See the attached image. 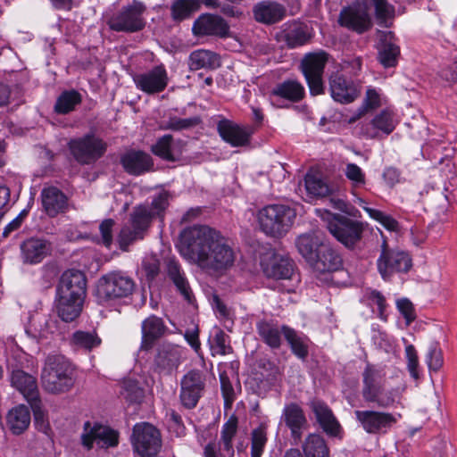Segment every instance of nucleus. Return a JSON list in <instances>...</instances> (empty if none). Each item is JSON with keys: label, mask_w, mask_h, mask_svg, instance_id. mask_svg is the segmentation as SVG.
<instances>
[{"label": "nucleus", "mask_w": 457, "mask_h": 457, "mask_svg": "<svg viewBox=\"0 0 457 457\" xmlns=\"http://www.w3.org/2000/svg\"><path fill=\"white\" fill-rule=\"evenodd\" d=\"M188 65L190 70L216 69L220 66L218 55L209 50L198 49L189 55Z\"/></svg>", "instance_id": "45"}, {"label": "nucleus", "mask_w": 457, "mask_h": 457, "mask_svg": "<svg viewBox=\"0 0 457 457\" xmlns=\"http://www.w3.org/2000/svg\"><path fill=\"white\" fill-rule=\"evenodd\" d=\"M309 406L323 431L328 436H337L341 427L328 404L320 399L314 398L310 401Z\"/></svg>", "instance_id": "29"}, {"label": "nucleus", "mask_w": 457, "mask_h": 457, "mask_svg": "<svg viewBox=\"0 0 457 457\" xmlns=\"http://www.w3.org/2000/svg\"><path fill=\"white\" fill-rule=\"evenodd\" d=\"M141 329L142 348L149 349L157 339L164 335L166 326L162 318L151 315L143 320Z\"/></svg>", "instance_id": "37"}, {"label": "nucleus", "mask_w": 457, "mask_h": 457, "mask_svg": "<svg viewBox=\"0 0 457 457\" xmlns=\"http://www.w3.org/2000/svg\"><path fill=\"white\" fill-rule=\"evenodd\" d=\"M194 35L227 37L229 36V25L220 16L211 13L201 14L192 27Z\"/></svg>", "instance_id": "21"}, {"label": "nucleus", "mask_w": 457, "mask_h": 457, "mask_svg": "<svg viewBox=\"0 0 457 457\" xmlns=\"http://www.w3.org/2000/svg\"><path fill=\"white\" fill-rule=\"evenodd\" d=\"M74 383V369L69 360L62 354H49L41 372L44 390L59 395L70 391Z\"/></svg>", "instance_id": "4"}, {"label": "nucleus", "mask_w": 457, "mask_h": 457, "mask_svg": "<svg viewBox=\"0 0 457 457\" xmlns=\"http://www.w3.org/2000/svg\"><path fill=\"white\" fill-rule=\"evenodd\" d=\"M151 151L154 155L167 162H176L181 155V149L175 145L173 137L170 134L158 138L151 146Z\"/></svg>", "instance_id": "41"}, {"label": "nucleus", "mask_w": 457, "mask_h": 457, "mask_svg": "<svg viewBox=\"0 0 457 457\" xmlns=\"http://www.w3.org/2000/svg\"><path fill=\"white\" fill-rule=\"evenodd\" d=\"M359 205L369 214V216L381 223L386 228L389 230H395L398 227V222L389 215L385 214L379 210L373 209L365 205V201L361 198L358 199Z\"/></svg>", "instance_id": "54"}, {"label": "nucleus", "mask_w": 457, "mask_h": 457, "mask_svg": "<svg viewBox=\"0 0 457 457\" xmlns=\"http://www.w3.org/2000/svg\"><path fill=\"white\" fill-rule=\"evenodd\" d=\"M268 441L266 428L260 425L251 434V457H261Z\"/></svg>", "instance_id": "53"}, {"label": "nucleus", "mask_w": 457, "mask_h": 457, "mask_svg": "<svg viewBox=\"0 0 457 457\" xmlns=\"http://www.w3.org/2000/svg\"><path fill=\"white\" fill-rule=\"evenodd\" d=\"M335 238L348 249H353L362 238L364 224L345 215L337 214L327 225Z\"/></svg>", "instance_id": "11"}, {"label": "nucleus", "mask_w": 457, "mask_h": 457, "mask_svg": "<svg viewBox=\"0 0 457 457\" xmlns=\"http://www.w3.org/2000/svg\"><path fill=\"white\" fill-rule=\"evenodd\" d=\"M56 294L73 298L85 299L87 295V278L79 270H67L60 277Z\"/></svg>", "instance_id": "18"}, {"label": "nucleus", "mask_w": 457, "mask_h": 457, "mask_svg": "<svg viewBox=\"0 0 457 457\" xmlns=\"http://www.w3.org/2000/svg\"><path fill=\"white\" fill-rule=\"evenodd\" d=\"M202 122L199 116H193L190 118L182 119L177 116H169L166 120H163L159 128L162 130L181 131L189 129L198 126Z\"/></svg>", "instance_id": "49"}, {"label": "nucleus", "mask_w": 457, "mask_h": 457, "mask_svg": "<svg viewBox=\"0 0 457 457\" xmlns=\"http://www.w3.org/2000/svg\"><path fill=\"white\" fill-rule=\"evenodd\" d=\"M217 130L225 142L236 147L248 145L253 134L250 128L242 127L227 119H222L218 122Z\"/></svg>", "instance_id": "27"}, {"label": "nucleus", "mask_w": 457, "mask_h": 457, "mask_svg": "<svg viewBox=\"0 0 457 457\" xmlns=\"http://www.w3.org/2000/svg\"><path fill=\"white\" fill-rule=\"evenodd\" d=\"M392 39L391 32L383 33L378 46V59L385 68L395 67L400 55V48Z\"/></svg>", "instance_id": "39"}, {"label": "nucleus", "mask_w": 457, "mask_h": 457, "mask_svg": "<svg viewBox=\"0 0 457 457\" xmlns=\"http://www.w3.org/2000/svg\"><path fill=\"white\" fill-rule=\"evenodd\" d=\"M120 162L125 171L134 176L148 172L154 166L153 159L148 154L136 150L125 153L120 158Z\"/></svg>", "instance_id": "31"}, {"label": "nucleus", "mask_w": 457, "mask_h": 457, "mask_svg": "<svg viewBox=\"0 0 457 457\" xmlns=\"http://www.w3.org/2000/svg\"><path fill=\"white\" fill-rule=\"evenodd\" d=\"M383 374L374 365L367 363L362 372L361 394L365 402L376 403L380 408L394 404L395 397L391 392H383Z\"/></svg>", "instance_id": "8"}, {"label": "nucleus", "mask_w": 457, "mask_h": 457, "mask_svg": "<svg viewBox=\"0 0 457 457\" xmlns=\"http://www.w3.org/2000/svg\"><path fill=\"white\" fill-rule=\"evenodd\" d=\"M295 245L299 253L310 263L324 243L319 231H310L297 237Z\"/></svg>", "instance_id": "36"}, {"label": "nucleus", "mask_w": 457, "mask_h": 457, "mask_svg": "<svg viewBox=\"0 0 457 457\" xmlns=\"http://www.w3.org/2000/svg\"><path fill=\"white\" fill-rule=\"evenodd\" d=\"M309 264L318 273H331L343 267V259L336 249L324 244Z\"/></svg>", "instance_id": "26"}, {"label": "nucleus", "mask_w": 457, "mask_h": 457, "mask_svg": "<svg viewBox=\"0 0 457 457\" xmlns=\"http://www.w3.org/2000/svg\"><path fill=\"white\" fill-rule=\"evenodd\" d=\"M101 338L95 331L78 330L72 334L71 344L77 348L86 351L98 347L101 345Z\"/></svg>", "instance_id": "48"}, {"label": "nucleus", "mask_w": 457, "mask_h": 457, "mask_svg": "<svg viewBox=\"0 0 457 457\" xmlns=\"http://www.w3.org/2000/svg\"><path fill=\"white\" fill-rule=\"evenodd\" d=\"M328 61V54L324 51L307 53L301 61L300 68L312 96L325 93L323 73Z\"/></svg>", "instance_id": "10"}, {"label": "nucleus", "mask_w": 457, "mask_h": 457, "mask_svg": "<svg viewBox=\"0 0 457 457\" xmlns=\"http://www.w3.org/2000/svg\"><path fill=\"white\" fill-rule=\"evenodd\" d=\"M328 90L333 100L340 104L353 102L361 93L358 85L353 80L347 79L338 71L329 75Z\"/></svg>", "instance_id": "19"}, {"label": "nucleus", "mask_w": 457, "mask_h": 457, "mask_svg": "<svg viewBox=\"0 0 457 457\" xmlns=\"http://www.w3.org/2000/svg\"><path fill=\"white\" fill-rule=\"evenodd\" d=\"M370 7H374L376 18L379 22H384L394 15V7L387 0H362L361 4L345 7L341 11L340 25L359 34L364 33L372 26L369 13Z\"/></svg>", "instance_id": "3"}, {"label": "nucleus", "mask_w": 457, "mask_h": 457, "mask_svg": "<svg viewBox=\"0 0 457 457\" xmlns=\"http://www.w3.org/2000/svg\"><path fill=\"white\" fill-rule=\"evenodd\" d=\"M405 354L407 358V367L412 378H418L419 358L415 347L409 345L405 347Z\"/></svg>", "instance_id": "60"}, {"label": "nucleus", "mask_w": 457, "mask_h": 457, "mask_svg": "<svg viewBox=\"0 0 457 457\" xmlns=\"http://www.w3.org/2000/svg\"><path fill=\"white\" fill-rule=\"evenodd\" d=\"M256 329L261 339L270 347L273 349L280 347L283 326L279 327L278 323L262 320L257 322Z\"/></svg>", "instance_id": "44"}, {"label": "nucleus", "mask_w": 457, "mask_h": 457, "mask_svg": "<svg viewBox=\"0 0 457 457\" xmlns=\"http://www.w3.org/2000/svg\"><path fill=\"white\" fill-rule=\"evenodd\" d=\"M6 424L12 434H22L30 424L29 408L24 404H20L10 410L6 417Z\"/></svg>", "instance_id": "42"}, {"label": "nucleus", "mask_w": 457, "mask_h": 457, "mask_svg": "<svg viewBox=\"0 0 457 457\" xmlns=\"http://www.w3.org/2000/svg\"><path fill=\"white\" fill-rule=\"evenodd\" d=\"M29 405L33 411L34 424L37 429L45 434H47L50 429V426L46 417V413L42 409L41 400L39 399L37 401L30 403Z\"/></svg>", "instance_id": "57"}, {"label": "nucleus", "mask_w": 457, "mask_h": 457, "mask_svg": "<svg viewBox=\"0 0 457 457\" xmlns=\"http://www.w3.org/2000/svg\"><path fill=\"white\" fill-rule=\"evenodd\" d=\"M426 361L428 369L433 371L439 370L443 366V354L437 343H431L429 345L428 353L426 355Z\"/></svg>", "instance_id": "58"}, {"label": "nucleus", "mask_w": 457, "mask_h": 457, "mask_svg": "<svg viewBox=\"0 0 457 457\" xmlns=\"http://www.w3.org/2000/svg\"><path fill=\"white\" fill-rule=\"evenodd\" d=\"M81 101L82 96L78 91L74 89L63 91L55 102L54 112L58 114H67L72 112Z\"/></svg>", "instance_id": "47"}, {"label": "nucleus", "mask_w": 457, "mask_h": 457, "mask_svg": "<svg viewBox=\"0 0 457 457\" xmlns=\"http://www.w3.org/2000/svg\"><path fill=\"white\" fill-rule=\"evenodd\" d=\"M295 218L294 209L284 204H270L259 211L261 229L268 236L280 237L287 233Z\"/></svg>", "instance_id": "6"}, {"label": "nucleus", "mask_w": 457, "mask_h": 457, "mask_svg": "<svg viewBox=\"0 0 457 457\" xmlns=\"http://www.w3.org/2000/svg\"><path fill=\"white\" fill-rule=\"evenodd\" d=\"M278 37L288 48L293 49L309 43L312 38V33L306 24L292 22L284 25V29L278 35Z\"/></svg>", "instance_id": "30"}, {"label": "nucleus", "mask_w": 457, "mask_h": 457, "mask_svg": "<svg viewBox=\"0 0 457 457\" xmlns=\"http://www.w3.org/2000/svg\"><path fill=\"white\" fill-rule=\"evenodd\" d=\"M356 420L362 428L370 434L386 433L396 423L394 415L376 411H355Z\"/></svg>", "instance_id": "20"}, {"label": "nucleus", "mask_w": 457, "mask_h": 457, "mask_svg": "<svg viewBox=\"0 0 457 457\" xmlns=\"http://www.w3.org/2000/svg\"><path fill=\"white\" fill-rule=\"evenodd\" d=\"M206 377L202 370H188L180 379L179 401L183 407H196L205 392Z\"/></svg>", "instance_id": "13"}, {"label": "nucleus", "mask_w": 457, "mask_h": 457, "mask_svg": "<svg viewBox=\"0 0 457 457\" xmlns=\"http://www.w3.org/2000/svg\"><path fill=\"white\" fill-rule=\"evenodd\" d=\"M200 8V0H175L171 5V16L175 21H183Z\"/></svg>", "instance_id": "51"}, {"label": "nucleus", "mask_w": 457, "mask_h": 457, "mask_svg": "<svg viewBox=\"0 0 457 457\" xmlns=\"http://www.w3.org/2000/svg\"><path fill=\"white\" fill-rule=\"evenodd\" d=\"M283 336L292 353L299 359L305 360L309 354L308 337L287 325H283Z\"/></svg>", "instance_id": "43"}, {"label": "nucleus", "mask_w": 457, "mask_h": 457, "mask_svg": "<svg viewBox=\"0 0 457 457\" xmlns=\"http://www.w3.org/2000/svg\"><path fill=\"white\" fill-rule=\"evenodd\" d=\"M131 444L141 457H155L162 448L161 433L148 422L137 423L133 428Z\"/></svg>", "instance_id": "12"}, {"label": "nucleus", "mask_w": 457, "mask_h": 457, "mask_svg": "<svg viewBox=\"0 0 457 457\" xmlns=\"http://www.w3.org/2000/svg\"><path fill=\"white\" fill-rule=\"evenodd\" d=\"M9 380L11 386L18 390L29 403L40 399L37 379L29 372L9 364Z\"/></svg>", "instance_id": "22"}, {"label": "nucleus", "mask_w": 457, "mask_h": 457, "mask_svg": "<svg viewBox=\"0 0 457 457\" xmlns=\"http://www.w3.org/2000/svg\"><path fill=\"white\" fill-rule=\"evenodd\" d=\"M82 445L87 449L93 448L96 445L98 448H108L117 445L118 434L108 427L95 424L93 427L87 421L84 425V433L81 436Z\"/></svg>", "instance_id": "17"}, {"label": "nucleus", "mask_w": 457, "mask_h": 457, "mask_svg": "<svg viewBox=\"0 0 457 457\" xmlns=\"http://www.w3.org/2000/svg\"><path fill=\"white\" fill-rule=\"evenodd\" d=\"M85 299L55 295V309L58 317L65 321L75 320L81 313Z\"/></svg>", "instance_id": "35"}, {"label": "nucleus", "mask_w": 457, "mask_h": 457, "mask_svg": "<svg viewBox=\"0 0 457 457\" xmlns=\"http://www.w3.org/2000/svg\"><path fill=\"white\" fill-rule=\"evenodd\" d=\"M43 211L50 217L66 213L70 209L68 196L54 186L45 187L40 193Z\"/></svg>", "instance_id": "23"}, {"label": "nucleus", "mask_w": 457, "mask_h": 457, "mask_svg": "<svg viewBox=\"0 0 457 457\" xmlns=\"http://www.w3.org/2000/svg\"><path fill=\"white\" fill-rule=\"evenodd\" d=\"M167 274L184 299L188 303H192L194 298L193 292L186 274L178 261L170 259L167 262Z\"/></svg>", "instance_id": "38"}, {"label": "nucleus", "mask_w": 457, "mask_h": 457, "mask_svg": "<svg viewBox=\"0 0 457 457\" xmlns=\"http://www.w3.org/2000/svg\"><path fill=\"white\" fill-rule=\"evenodd\" d=\"M237 418L231 415L222 426L219 444L211 442L205 445L204 457H234L235 451L232 442L237 432Z\"/></svg>", "instance_id": "15"}, {"label": "nucleus", "mask_w": 457, "mask_h": 457, "mask_svg": "<svg viewBox=\"0 0 457 457\" xmlns=\"http://www.w3.org/2000/svg\"><path fill=\"white\" fill-rule=\"evenodd\" d=\"M397 308L406 320V324L410 325L416 319L413 304L406 298L397 301Z\"/></svg>", "instance_id": "61"}, {"label": "nucleus", "mask_w": 457, "mask_h": 457, "mask_svg": "<svg viewBox=\"0 0 457 457\" xmlns=\"http://www.w3.org/2000/svg\"><path fill=\"white\" fill-rule=\"evenodd\" d=\"M28 362L27 354L21 350H16L6 358L7 371L9 372V364L17 366L18 370H23Z\"/></svg>", "instance_id": "63"}, {"label": "nucleus", "mask_w": 457, "mask_h": 457, "mask_svg": "<svg viewBox=\"0 0 457 457\" xmlns=\"http://www.w3.org/2000/svg\"><path fill=\"white\" fill-rule=\"evenodd\" d=\"M169 200V192L162 190L153 195L150 204H137L132 209L129 224L120 229L118 237L120 248L123 252H128L130 245L145 237L154 219H163Z\"/></svg>", "instance_id": "2"}, {"label": "nucleus", "mask_w": 457, "mask_h": 457, "mask_svg": "<svg viewBox=\"0 0 457 457\" xmlns=\"http://www.w3.org/2000/svg\"><path fill=\"white\" fill-rule=\"evenodd\" d=\"M120 395L130 403H140L145 397V391L137 381L127 379L123 381Z\"/></svg>", "instance_id": "52"}, {"label": "nucleus", "mask_w": 457, "mask_h": 457, "mask_svg": "<svg viewBox=\"0 0 457 457\" xmlns=\"http://www.w3.org/2000/svg\"><path fill=\"white\" fill-rule=\"evenodd\" d=\"M115 222L112 219H106L99 226L103 244L107 247H110L112 243V228Z\"/></svg>", "instance_id": "62"}, {"label": "nucleus", "mask_w": 457, "mask_h": 457, "mask_svg": "<svg viewBox=\"0 0 457 457\" xmlns=\"http://www.w3.org/2000/svg\"><path fill=\"white\" fill-rule=\"evenodd\" d=\"M304 186L308 195L312 197H325L331 193L329 186L315 174H306Z\"/></svg>", "instance_id": "50"}, {"label": "nucleus", "mask_w": 457, "mask_h": 457, "mask_svg": "<svg viewBox=\"0 0 457 457\" xmlns=\"http://www.w3.org/2000/svg\"><path fill=\"white\" fill-rule=\"evenodd\" d=\"M135 287L136 283L129 275L121 270H112L97 280L96 297L99 303L108 304L130 296Z\"/></svg>", "instance_id": "5"}, {"label": "nucleus", "mask_w": 457, "mask_h": 457, "mask_svg": "<svg viewBox=\"0 0 457 457\" xmlns=\"http://www.w3.org/2000/svg\"><path fill=\"white\" fill-rule=\"evenodd\" d=\"M380 104V97L378 93L373 89L369 88L366 92V96L363 101V108L364 111H361V114L363 113L367 110H372L378 107Z\"/></svg>", "instance_id": "64"}, {"label": "nucleus", "mask_w": 457, "mask_h": 457, "mask_svg": "<svg viewBox=\"0 0 457 457\" xmlns=\"http://www.w3.org/2000/svg\"><path fill=\"white\" fill-rule=\"evenodd\" d=\"M68 146L73 158L81 165L95 163L107 150V143L94 133L71 139Z\"/></svg>", "instance_id": "9"}, {"label": "nucleus", "mask_w": 457, "mask_h": 457, "mask_svg": "<svg viewBox=\"0 0 457 457\" xmlns=\"http://www.w3.org/2000/svg\"><path fill=\"white\" fill-rule=\"evenodd\" d=\"M305 96L304 87L295 79H287L278 83L270 91L272 101L286 100L290 103H298Z\"/></svg>", "instance_id": "33"}, {"label": "nucleus", "mask_w": 457, "mask_h": 457, "mask_svg": "<svg viewBox=\"0 0 457 457\" xmlns=\"http://www.w3.org/2000/svg\"><path fill=\"white\" fill-rule=\"evenodd\" d=\"M220 388H221V394L224 398V407L225 409H230L235 399H236V394L234 387L228 378V377L226 374H220Z\"/></svg>", "instance_id": "59"}, {"label": "nucleus", "mask_w": 457, "mask_h": 457, "mask_svg": "<svg viewBox=\"0 0 457 457\" xmlns=\"http://www.w3.org/2000/svg\"><path fill=\"white\" fill-rule=\"evenodd\" d=\"M408 253L389 249L386 240L381 245V253L377 261L378 270L384 280H389L394 273L407 272L411 268Z\"/></svg>", "instance_id": "14"}, {"label": "nucleus", "mask_w": 457, "mask_h": 457, "mask_svg": "<svg viewBox=\"0 0 457 457\" xmlns=\"http://www.w3.org/2000/svg\"><path fill=\"white\" fill-rule=\"evenodd\" d=\"M134 82L138 89L148 95L161 93L168 86V72L163 64L156 65L149 71L136 75Z\"/></svg>", "instance_id": "16"}, {"label": "nucleus", "mask_w": 457, "mask_h": 457, "mask_svg": "<svg viewBox=\"0 0 457 457\" xmlns=\"http://www.w3.org/2000/svg\"><path fill=\"white\" fill-rule=\"evenodd\" d=\"M228 337L225 332L217 328L212 340H210L212 355H226L232 353V347L227 344Z\"/></svg>", "instance_id": "55"}, {"label": "nucleus", "mask_w": 457, "mask_h": 457, "mask_svg": "<svg viewBox=\"0 0 457 457\" xmlns=\"http://www.w3.org/2000/svg\"><path fill=\"white\" fill-rule=\"evenodd\" d=\"M345 176L351 182L352 187L361 188L366 185V176L363 170L355 163H347L344 170Z\"/></svg>", "instance_id": "56"}, {"label": "nucleus", "mask_w": 457, "mask_h": 457, "mask_svg": "<svg viewBox=\"0 0 457 457\" xmlns=\"http://www.w3.org/2000/svg\"><path fill=\"white\" fill-rule=\"evenodd\" d=\"M287 15V8L274 0H262L253 6V17L258 23L270 26L280 22Z\"/></svg>", "instance_id": "24"}, {"label": "nucleus", "mask_w": 457, "mask_h": 457, "mask_svg": "<svg viewBox=\"0 0 457 457\" xmlns=\"http://www.w3.org/2000/svg\"><path fill=\"white\" fill-rule=\"evenodd\" d=\"M145 5L134 0L131 4L122 6L108 20L109 28L116 32L135 33L141 31L145 27L144 13Z\"/></svg>", "instance_id": "7"}, {"label": "nucleus", "mask_w": 457, "mask_h": 457, "mask_svg": "<svg viewBox=\"0 0 457 457\" xmlns=\"http://www.w3.org/2000/svg\"><path fill=\"white\" fill-rule=\"evenodd\" d=\"M177 246L185 260L208 272L226 271L236 261V253L229 239L207 225L184 228Z\"/></svg>", "instance_id": "1"}, {"label": "nucleus", "mask_w": 457, "mask_h": 457, "mask_svg": "<svg viewBox=\"0 0 457 457\" xmlns=\"http://www.w3.org/2000/svg\"><path fill=\"white\" fill-rule=\"evenodd\" d=\"M282 419L291 431V436L295 441H299L303 430L307 426V419L303 409L295 403L287 404L282 412Z\"/></svg>", "instance_id": "32"}, {"label": "nucleus", "mask_w": 457, "mask_h": 457, "mask_svg": "<svg viewBox=\"0 0 457 457\" xmlns=\"http://www.w3.org/2000/svg\"><path fill=\"white\" fill-rule=\"evenodd\" d=\"M395 128L394 113L392 111L386 109L377 114L371 122L365 127V134L370 138L378 137V131L385 135H389Z\"/></svg>", "instance_id": "40"}, {"label": "nucleus", "mask_w": 457, "mask_h": 457, "mask_svg": "<svg viewBox=\"0 0 457 457\" xmlns=\"http://www.w3.org/2000/svg\"><path fill=\"white\" fill-rule=\"evenodd\" d=\"M181 362V351L173 345H162L154 358V364L160 372L170 374Z\"/></svg>", "instance_id": "34"}, {"label": "nucleus", "mask_w": 457, "mask_h": 457, "mask_svg": "<svg viewBox=\"0 0 457 457\" xmlns=\"http://www.w3.org/2000/svg\"><path fill=\"white\" fill-rule=\"evenodd\" d=\"M305 457H329V449L325 439L319 434H310L303 443Z\"/></svg>", "instance_id": "46"}, {"label": "nucleus", "mask_w": 457, "mask_h": 457, "mask_svg": "<svg viewBox=\"0 0 457 457\" xmlns=\"http://www.w3.org/2000/svg\"><path fill=\"white\" fill-rule=\"evenodd\" d=\"M20 248L22 262L30 265L40 263L52 250L50 242L38 237L28 238Z\"/></svg>", "instance_id": "28"}, {"label": "nucleus", "mask_w": 457, "mask_h": 457, "mask_svg": "<svg viewBox=\"0 0 457 457\" xmlns=\"http://www.w3.org/2000/svg\"><path fill=\"white\" fill-rule=\"evenodd\" d=\"M261 265L265 276L274 279H289L294 271L292 260L278 253L267 254Z\"/></svg>", "instance_id": "25"}]
</instances>
